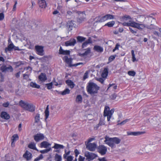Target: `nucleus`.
I'll return each mask as SVG.
<instances>
[{"label":"nucleus","mask_w":161,"mask_h":161,"mask_svg":"<svg viewBox=\"0 0 161 161\" xmlns=\"http://www.w3.org/2000/svg\"><path fill=\"white\" fill-rule=\"evenodd\" d=\"M27 107L26 110L31 112L35 111V107L32 104L29 103Z\"/></svg>","instance_id":"obj_28"},{"label":"nucleus","mask_w":161,"mask_h":161,"mask_svg":"<svg viewBox=\"0 0 161 161\" xmlns=\"http://www.w3.org/2000/svg\"><path fill=\"white\" fill-rule=\"evenodd\" d=\"M86 51L84 53H80L79 55L81 57H84L86 56L91 52V48L90 47L87 48L85 49Z\"/></svg>","instance_id":"obj_23"},{"label":"nucleus","mask_w":161,"mask_h":161,"mask_svg":"<svg viewBox=\"0 0 161 161\" xmlns=\"http://www.w3.org/2000/svg\"><path fill=\"white\" fill-rule=\"evenodd\" d=\"M97 20L96 21V22H103L107 20L106 15L102 17H98L96 18Z\"/></svg>","instance_id":"obj_24"},{"label":"nucleus","mask_w":161,"mask_h":161,"mask_svg":"<svg viewBox=\"0 0 161 161\" xmlns=\"http://www.w3.org/2000/svg\"><path fill=\"white\" fill-rule=\"evenodd\" d=\"M51 150V148L49 147L48 148L46 149L40 151V152L42 154L46 153H47Z\"/></svg>","instance_id":"obj_42"},{"label":"nucleus","mask_w":161,"mask_h":161,"mask_svg":"<svg viewBox=\"0 0 161 161\" xmlns=\"http://www.w3.org/2000/svg\"><path fill=\"white\" fill-rule=\"evenodd\" d=\"M19 105L24 109L26 110L29 104L27 102L21 100L19 102Z\"/></svg>","instance_id":"obj_19"},{"label":"nucleus","mask_w":161,"mask_h":161,"mask_svg":"<svg viewBox=\"0 0 161 161\" xmlns=\"http://www.w3.org/2000/svg\"><path fill=\"white\" fill-rule=\"evenodd\" d=\"M23 79H24L27 80L29 77V75H28L27 74H23Z\"/></svg>","instance_id":"obj_61"},{"label":"nucleus","mask_w":161,"mask_h":161,"mask_svg":"<svg viewBox=\"0 0 161 161\" xmlns=\"http://www.w3.org/2000/svg\"><path fill=\"white\" fill-rule=\"evenodd\" d=\"M154 34L158 37H161V34L159 33L158 32L156 31H154L153 32Z\"/></svg>","instance_id":"obj_53"},{"label":"nucleus","mask_w":161,"mask_h":161,"mask_svg":"<svg viewBox=\"0 0 161 161\" xmlns=\"http://www.w3.org/2000/svg\"><path fill=\"white\" fill-rule=\"evenodd\" d=\"M55 161H62V158L61 156L56 153L54 158Z\"/></svg>","instance_id":"obj_36"},{"label":"nucleus","mask_w":161,"mask_h":161,"mask_svg":"<svg viewBox=\"0 0 161 161\" xmlns=\"http://www.w3.org/2000/svg\"><path fill=\"white\" fill-rule=\"evenodd\" d=\"M9 103L8 102H7L6 103H4L3 104V106L5 108L8 107L9 105Z\"/></svg>","instance_id":"obj_57"},{"label":"nucleus","mask_w":161,"mask_h":161,"mask_svg":"<svg viewBox=\"0 0 161 161\" xmlns=\"http://www.w3.org/2000/svg\"><path fill=\"white\" fill-rule=\"evenodd\" d=\"M99 89V87L93 82H89L87 86V92L91 95L97 93Z\"/></svg>","instance_id":"obj_3"},{"label":"nucleus","mask_w":161,"mask_h":161,"mask_svg":"<svg viewBox=\"0 0 161 161\" xmlns=\"http://www.w3.org/2000/svg\"><path fill=\"white\" fill-rule=\"evenodd\" d=\"M97 151L102 155H104L106 153L107 149L106 147L103 145H99L97 148Z\"/></svg>","instance_id":"obj_6"},{"label":"nucleus","mask_w":161,"mask_h":161,"mask_svg":"<svg viewBox=\"0 0 161 161\" xmlns=\"http://www.w3.org/2000/svg\"><path fill=\"white\" fill-rule=\"evenodd\" d=\"M74 157L72 156H68L65 159H66L67 161H72Z\"/></svg>","instance_id":"obj_51"},{"label":"nucleus","mask_w":161,"mask_h":161,"mask_svg":"<svg viewBox=\"0 0 161 161\" xmlns=\"http://www.w3.org/2000/svg\"><path fill=\"white\" fill-rule=\"evenodd\" d=\"M117 56V55H111L110 56L108 59V63H110L112 61L116 58V57Z\"/></svg>","instance_id":"obj_43"},{"label":"nucleus","mask_w":161,"mask_h":161,"mask_svg":"<svg viewBox=\"0 0 161 161\" xmlns=\"http://www.w3.org/2000/svg\"><path fill=\"white\" fill-rule=\"evenodd\" d=\"M106 15L107 20L112 19L114 18V16L110 14H107Z\"/></svg>","instance_id":"obj_47"},{"label":"nucleus","mask_w":161,"mask_h":161,"mask_svg":"<svg viewBox=\"0 0 161 161\" xmlns=\"http://www.w3.org/2000/svg\"><path fill=\"white\" fill-rule=\"evenodd\" d=\"M1 117L2 118L6 119H8L10 118V116L7 112H2L1 114Z\"/></svg>","instance_id":"obj_25"},{"label":"nucleus","mask_w":161,"mask_h":161,"mask_svg":"<svg viewBox=\"0 0 161 161\" xmlns=\"http://www.w3.org/2000/svg\"><path fill=\"white\" fill-rule=\"evenodd\" d=\"M75 25L74 23V21L71 20L68 22L67 26L69 28V31H70L72 30L73 27H75Z\"/></svg>","instance_id":"obj_21"},{"label":"nucleus","mask_w":161,"mask_h":161,"mask_svg":"<svg viewBox=\"0 0 161 161\" xmlns=\"http://www.w3.org/2000/svg\"><path fill=\"white\" fill-rule=\"evenodd\" d=\"M63 59L65 61V62L67 63V64L69 67L77 66L80 65H82L83 64L82 63H79L74 65H72L71 64L72 62L71 59V58H69L67 56H65L64 57Z\"/></svg>","instance_id":"obj_5"},{"label":"nucleus","mask_w":161,"mask_h":161,"mask_svg":"<svg viewBox=\"0 0 161 161\" xmlns=\"http://www.w3.org/2000/svg\"><path fill=\"white\" fill-rule=\"evenodd\" d=\"M114 112V109L109 110V108L108 106H106L104 111V116H107L108 121H110V119Z\"/></svg>","instance_id":"obj_4"},{"label":"nucleus","mask_w":161,"mask_h":161,"mask_svg":"<svg viewBox=\"0 0 161 161\" xmlns=\"http://www.w3.org/2000/svg\"><path fill=\"white\" fill-rule=\"evenodd\" d=\"M76 39L78 42H81L86 40V38L82 36H78L76 37Z\"/></svg>","instance_id":"obj_35"},{"label":"nucleus","mask_w":161,"mask_h":161,"mask_svg":"<svg viewBox=\"0 0 161 161\" xmlns=\"http://www.w3.org/2000/svg\"><path fill=\"white\" fill-rule=\"evenodd\" d=\"M136 72L134 71H129L128 72V74L131 76H134L136 75Z\"/></svg>","instance_id":"obj_46"},{"label":"nucleus","mask_w":161,"mask_h":161,"mask_svg":"<svg viewBox=\"0 0 161 161\" xmlns=\"http://www.w3.org/2000/svg\"><path fill=\"white\" fill-rule=\"evenodd\" d=\"M78 14L79 16L77 19V20L78 22L79 23H81L85 19L86 14L84 12H80Z\"/></svg>","instance_id":"obj_13"},{"label":"nucleus","mask_w":161,"mask_h":161,"mask_svg":"<svg viewBox=\"0 0 161 161\" xmlns=\"http://www.w3.org/2000/svg\"><path fill=\"white\" fill-rule=\"evenodd\" d=\"M44 47L39 45H36L35 46V49L36 53L39 55L43 56L44 54Z\"/></svg>","instance_id":"obj_7"},{"label":"nucleus","mask_w":161,"mask_h":161,"mask_svg":"<svg viewBox=\"0 0 161 161\" xmlns=\"http://www.w3.org/2000/svg\"><path fill=\"white\" fill-rule=\"evenodd\" d=\"M93 50L98 53H102L103 51V49L102 47L97 45L94 46Z\"/></svg>","instance_id":"obj_20"},{"label":"nucleus","mask_w":161,"mask_h":161,"mask_svg":"<svg viewBox=\"0 0 161 161\" xmlns=\"http://www.w3.org/2000/svg\"><path fill=\"white\" fill-rule=\"evenodd\" d=\"M76 42L75 39L71 38L69 40L65 42V45L66 46H74L76 43Z\"/></svg>","instance_id":"obj_12"},{"label":"nucleus","mask_w":161,"mask_h":161,"mask_svg":"<svg viewBox=\"0 0 161 161\" xmlns=\"http://www.w3.org/2000/svg\"><path fill=\"white\" fill-rule=\"evenodd\" d=\"M130 120L129 119H126L125 120H124L121 123H120L119 124L120 125H123L126 123V122L129 121Z\"/></svg>","instance_id":"obj_55"},{"label":"nucleus","mask_w":161,"mask_h":161,"mask_svg":"<svg viewBox=\"0 0 161 161\" xmlns=\"http://www.w3.org/2000/svg\"><path fill=\"white\" fill-rule=\"evenodd\" d=\"M43 158V156L42 154H41L38 157L36 158L34 161H39L40 160H41Z\"/></svg>","instance_id":"obj_48"},{"label":"nucleus","mask_w":161,"mask_h":161,"mask_svg":"<svg viewBox=\"0 0 161 161\" xmlns=\"http://www.w3.org/2000/svg\"><path fill=\"white\" fill-rule=\"evenodd\" d=\"M4 17V14L3 13H0V20H3Z\"/></svg>","instance_id":"obj_58"},{"label":"nucleus","mask_w":161,"mask_h":161,"mask_svg":"<svg viewBox=\"0 0 161 161\" xmlns=\"http://www.w3.org/2000/svg\"><path fill=\"white\" fill-rule=\"evenodd\" d=\"M53 85V84L52 82L49 83H47L46 84V85L47 87V89L49 90H50L52 88Z\"/></svg>","instance_id":"obj_49"},{"label":"nucleus","mask_w":161,"mask_h":161,"mask_svg":"<svg viewBox=\"0 0 161 161\" xmlns=\"http://www.w3.org/2000/svg\"><path fill=\"white\" fill-rule=\"evenodd\" d=\"M48 105H47L46 108V110L45 111V119L46 120L47 119L49 115V111Z\"/></svg>","instance_id":"obj_34"},{"label":"nucleus","mask_w":161,"mask_h":161,"mask_svg":"<svg viewBox=\"0 0 161 161\" xmlns=\"http://www.w3.org/2000/svg\"><path fill=\"white\" fill-rule=\"evenodd\" d=\"M44 137V135L42 133H37L34 136V139L36 142L43 140Z\"/></svg>","instance_id":"obj_11"},{"label":"nucleus","mask_w":161,"mask_h":161,"mask_svg":"<svg viewBox=\"0 0 161 161\" xmlns=\"http://www.w3.org/2000/svg\"><path fill=\"white\" fill-rule=\"evenodd\" d=\"M19 136L17 134L14 135L12 138L11 141L14 142H15L19 139Z\"/></svg>","instance_id":"obj_38"},{"label":"nucleus","mask_w":161,"mask_h":161,"mask_svg":"<svg viewBox=\"0 0 161 161\" xmlns=\"http://www.w3.org/2000/svg\"><path fill=\"white\" fill-rule=\"evenodd\" d=\"M70 153V151H69L68 152H67L66 150H65L64 151V154L63 155V158H65L66 157H67L69 155Z\"/></svg>","instance_id":"obj_50"},{"label":"nucleus","mask_w":161,"mask_h":161,"mask_svg":"<svg viewBox=\"0 0 161 161\" xmlns=\"http://www.w3.org/2000/svg\"><path fill=\"white\" fill-rule=\"evenodd\" d=\"M53 147L55 149H64V146L62 145L55 143Z\"/></svg>","instance_id":"obj_29"},{"label":"nucleus","mask_w":161,"mask_h":161,"mask_svg":"<svg viewBox=\"0 0 161 161\" xmlns=\"http://www.w3.org/2000/svg\"><path fill=\"white\" fill-rule=\"evenodd\" d=\"M88 77V73L87 72H86L84 74V76H83V79H84L85 80Z\"/></svg>","instance_id":"obj_62"},{"label":"nucleus","mask_w":161,"mask_h":161,"mask_svg":"<svg viewBox=\"0 0 161 161\" xmlns=\"http://www.w3.org/2000/svg\"><path fill=\"white\" fill-rule=\"evenodd\" d=\"M30 86L33 87V88H36L37 89H39L40 87V86L37 84L36 82H31L30 83Z\"/></svg>","instance_id":"obj_32"},{"label":"nucleus","mask_w":161,"mask_h":161,"mask_svg":"<svg viewBox=\"0 0 161 161\" xmlns=\"http://www.w3.org/2000/svg\"><path fill=\"white\" fill-rule=\"evenodd\" d=\"M66 83L72 89L75 86V84L70 80H67L65 81Z\"/></svg>","instance_id":"obj_27"},{"label":"nucleus","mask_w":161,"mask_h":161,"mask_svg":"<svg viewBox=\"0 0 161 161\" xmlns=\"http://www.w3.org/2000/svg\"><path fill=\"white\" fill-rule=\"evenodd\" d=\"M38 3L40 7L45 8L47 6V3L45 0H38Z\"/></svg>","instance_id":"obj_18"},{"label":"nucleus","mask_w":161,"mask_h":161,"mask_svg":"<svg viewBox=\"0 0 161 161\" xmlns=\"http://www.w3.org/2000/svg\"><path fill=\"white\" fill-rule=\"evenodd\" d=\"M14 47V44L12 42L8 45L7 47L5 48V52L7 53L8 51H11L13 49Z\"/></svg>","instance_id":"obj_26"},{"label":"nucleus","mask_w":161,"mask_h":161,"mask_svg":"<svg viewBox=\"0 0 161 161\" xmlns=\"http://www.w3.org/2000/svg\"><path fill=\"white\" fill-rule=\"evenodd\" d=\"M85 158L80 155L79 156V161H84Z\"/></svg>","instance_id":"obj_63"},{"label":"nucleus","mask_w":161,"mask_h":161,"mask_svg":"<svg viewBox=\"0 0 161 161\" xmlns=\"http://www.w3.org/2000/svg\"><path fill=\"white\" fill-rule=\"evenodd\" d=\"M114 24L115 22L114 21H112L106 24L105 26H107L108 27H112L114 25Z\"/></svg>","instance_id":"obj_39"},{"label":"nucleus","mask_w":161,"mask_h":161,"mask_svg":"<svg viewBox=\"0 0 161 161\" xmlns=\"http://www.w3.org/2000/svg\"><path fill=\"white\" fill-rule=\"evenodd\" d=\"M105 139L104 142L106 144L111 148L115 147V145L114 144L112 138H109L106 136L105 137Z\"/></svg>","instance_id":"obj_8"},{"label":"nucleus","mask_w":161,"mask_h":161,"mask_svg":"<svg viewBox=\"0 0 161 161\" xmlns=\"http://www.w3.org/2000/svg\"><path fill=\"white\" fill-rule=\"evenodd\" d=\"M112 138L113 142L114 145H115V144H118L120 142V140L117 137H113Z\"/></svg>","instance_id":"obj_37"},{"label":"nucleus","mask_w":161,"mask_h":161,"mask_svg":"<svg viewBox=\"0 0 161 161\" xmlns=\"http://www.w3.org/2000/svg\"><path fill=\"white\" fill-rule=\"evenodd\" d=\"M38 79L42 82H45L47 79L46 74L44 73H41L38 76Z\"/></svg>","instance_id":"obj_14"},{"label":"nucleus","mask_w":161,"mask_h":161,"mask_svg":"<svg viewBox=\"0 0 161 161\" xmlns=\"http://www.w3.org/2000/svg\"><path fill=\"white\" fill-rule=\"evenodd\" d=\"M123 19L126 20L125 22L122 23V25L124 26H131L140 30H142L145 27V26L144 24L133 21L129 16H125Z\"/></svg>","instance_id":"obj_1"},{"label":"nucleus","mask_w":161,"mask_h":161,"mask_svg":"<svg viewBox=\"0 0 161 161\" xmlns=\"http://www.w3.org/2000/svg\"><path fill=\"white\" fill-rule=\"evenodd\" d=\"M28 147L30 149L37 151L36 146V144L34 142H31L28 145Z\"/></svg>","instance_id":"obj_30"},{"label":"nucleus","mask_w":161,"mask_h":161,"mask_svg":"<svg viewBox=\"0 0 161 161\" xmlns=\"http://www.w3.org/2000/svg\"><path fill=\"white\" fill-rule=\"evenodd\" d=\"M131 54L132 56V61L133 62H135L136 61H137V60H136L135 57V55L134 54V51L133 50H132L131 51Z\"/></svg>","instance_id":"obj_45"},{"label":"nucleus","mask_w":161,"mask_h":161,"mask_svg":"<svg viewBox=\"0 0 161 161\" xmlns=\"http://www.w3.org/2000/svg\"><path fill=\"white\" fill-rule=\"evenodd\" d=\"M51 145V144L46 141H43L40 144V147L41 148H47Z\"/></svg>","instance_id":"obj_22"},{"label":"nucleus","mask_w":161,"mask_h":161,"mask_svg":"<svg viewBox=\"0 0 161 161\" xmlns=\"http://www.w3.org/2000/svg\"><path fill=\"white\" fill-rule=\"evenodd\" d=\"M88 43H87L86 42V41L83 44H82V48H84L85 47H87V46L88 45Z\"/></svg>","instance_id":"obj_56"},{"label":"nucleus","mask_w":161,"mask_h":161,"mask_svg":"<svg viewBox=\"0 0 161 161\" xmlns=\"http://www.w3.org/2000/svg\"><path fill=\"white\" fill-rule=\"evenodd\" d=\"M85 156L88 161L92 160L97 157L96 154L88 152H86L85 153Z\"/></svg>","instance_id":"obj_10"},{"label":"nucleus","mask_w":161,"mask_h":161,"mask_svg":"<svg viewBox=\"0 0 161 161\" xmlns=\"http://www.w3.org/2000/svg\"><path fill=\"white\" fill-rule=\"evenodd\" d=\"M88 44H91L92 43V41L91 37H89L87 40L86 41Z\"/></svg>","instance_id":"obj_59"},{"label":"nucleus","mask_w":161,"mask_h":161,"mask_svg":"<svg viewBox=\"0 0 161 161\" xmlns=\"http://www.w3.org/2000/svg\"><path fill=\"white\" fill-rule=\"evenodd\" d=\"M40 115L39 114H37L35 117V122L38 123L40 121Z\"/></svg>","instance_id":"obj_41"},{"label":"nucleus","mask_w":161,"mask_h":161,"mask_svg":"<svg viewBox=\"0 0 161 161\" xmlns=\"http://www.w3.org/2000/svg\"><path fill=\"white\" fill-rule=\"evenodd\" d=\"M111 87H112L114 89H117V86L116 85H114L113 84H110L109 85L108 88Z\"/></svg>","instance_id":"obj_54"},{"label":"nucleus","mask_w":161,"mask_h":161,"mask_svg":"<svg viewBox=\"0 0 161 161\" xmlns=\"http://www.w3.org/2000/svg\"><path fill=\"white\" fill-rule=\"evenodd\" d=\"M97 80L98 81H99L102 84H103V82L104 81V80L102 78H97Z\"/></svg>","instance_id":"obj_60"},{"label":"nucleus","mask_w":161,"mask_h":161,"mask_svg":"<svg viewBox=\"0 0 161 161\" xmlns=\"http://www.w3.org/2000/svg\"><path fill=\"white\" fill-rule=\"evenodd\" d=\"M142 132L136 131V132H130L127 131V135L128 136H137L143 134Z\"/></svg>","instance_id":"obj_17"},{"label":"nucleus","mask_w":161,"mask_h":161,"mask_svg":"<svg viewBox=\"0 0 161 161\" xmlns=\"http://www.w3.org/2000/svg\"><path fill=\"white\" fill-rule=\"evenodd\" d=\"M23 157L25 158L27 161H29L32 158V154L28 151H26L23 155Z\"/></svg>","instance_id":"obj_16"},{"label":"nucleus","mask_w":161,"mask_h":161,"mask_svg":"<svg viewBox=\"0 0 161 161\" xmlns=\"http://www.w3.org/2000/svg\"><path fill=\"white\" fill-rule=\"evenodd\" d=\"M0 70L1 71V72H0V81L1 82H2L4 81V75L3 73H6L11 72H13V69L11 65L3 64L0 67Z\"/></svg>","instance_id":"obj_2"},{"label":"nucleus","mask_w":161,"mask_h":161,"mask_svg":"<svg viewBox=\"0 0 161 161\" xmlns=\"http://www.w3.org/2000/svg\"><path fill=\"white\" fill-rule=\"evenodd\" d=\"M69 93L70 90L68 88H66L61 92V94L63 95H64L66 94H68Z\"/></svg>","instance_id":"obj_44"},{"label":"nucleus","mask_w":161,"mask_h":161,"mask_svg":"<svg viewBox=\"0 0 161 161\" xmlns=\"http://www.w3.org/2000/svg\"><path fill=\"white\" fill-rule=\"evenodd\" d=\"M87 149L90 151H94L97 148V145L95 143H87L86 145Z\"/></svg>","instance_id":"obj_9"},{"label":"nucleus","mask_w":161,"mask_h":161,"mask_svg":"<svg viewBox=\"0 0 161 161\" xmlns=\"http://www.w3.org/2000/svg\"><path fill=\"white\" fill-rule=\"evenodd\" d=\"M74 152L75 154V157H77L78 156V155L80 153L78 150L77 149L75 150Z\"/></svg>","instance_id":"obj_64"},{"label":"nucleus","mask_w":161,"mask_h":161,"mask_svg":"<svg viewBox=\"0 0 161 161\" xmlns=\"http://www.w3.org/2000/svg\"><path fill=\"white\" fill-rule=\"evenodd\" d=\"M148 29H156V30H158L160 32V33H161V28H159L158 27H157V26H154L153 25H151V26H149V27L148 28Z\"/></svg>","instance_id":"obj_40"},{"label":"nucleus","mask_w":161,"mask_h":161,"mask_svg":"<svg viewBox=\"0 0 161 161\" xmlns=\"http://www.w3.org/2000/svg\"><path fill=\"white\" fill-rule=\"evenodd\" d=\"M82 98L80 95H78L76 98V102L78 103H81L82 102Z\"/></svg>","instance_id":"obj_31"},{"label":"nucleus","mask_w":161,"mask_h":161,"mask_svg":"<svg viewBox=\"0 0 161 161\" xmlns=\"http://www.w3.org/2000/svg\"><path fill=\"white\" fill-rule=\"evenodd\" d=\"M129 29L130 30V31L133 34H136L137 33V30L136 29H132V27H129Z\"/></svg>","instance_id":"obj_52"},{"label":"nucleus","mask_w":161,"mask_h":161,"mask_svg":"<svg viewBox=\"0 0 161 161\" xmlns=\"http://www.w3.org/2000/svg\"><path fill=\"white\" fill-rule=\"evenodd\" d=\"M108 73L107 69L105 68L102 74V77L104 78H106L108 75Z\"/></svg>","instance_id":"obj_33"},{"label":"nucleus","mask_w":161,"mask_h":161,"mask_svg":"<svg viewBox=\"0 0 161 161\" xmlns=\"http://www.w3.org/2000/svg\"><path fill=\"white\" fill-rule=\"evenodd\" d=\"M70 53V52L69 50H64L62 47L60 46L59 50V53L60 54L69 55Z\"/></svg>","instance_id":"obj_15"}]
</instances>
